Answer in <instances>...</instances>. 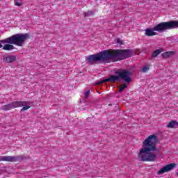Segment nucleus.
Returning a JSON list of instances; mask_svg holds the SVG:
<instances>
[{"instance_id":"obj_1","label":"nucleus","mask_w":178,"mask_h":178,"mask_svg":"<svg viewBox=\"0 0 178 178\" xmlns=\"http://www.w3.org/2000/svg\"><path fill=\"white\" fill-rule=\"evenodd\" d=\"M134 55H136V51L131 49H108L89 55L86 57V60L90 65H94V62L108 63L109 60L113 62L124 60V59H129Z\"/></svg>"},{"instance_id":"obj_2","label":"nucleus","mask_w":178,"mask_h":178,"mask_svg":"<svg viewBox=\"0 0 178 178\" xmlns=\"http://www.w3.org/2000/svg\"><path fill=\"white\" fill-rule=\"evenodd\" d=\"M158 143H159V139L156 135L149 136L143 143V148L139 152L138 159L142 162H154L156 154L153 152L156 151Z\"/></svg>"},{"instance_id":"obj_3","label":"nucleus","mask_w":178,"mask_h":178,"mask_svg":"<svg viewBox=\"0 0 178 178\" xmlns=\"http://www.w3.org/2000/svg\"><path fill=\"white\" fill-rule=\"evenodd\" d=\"M27 38H30L29 33H17L4 40H0V48L4 51H12L15 49V46L23 47Z\"/></svg>"},{"instance_id":"obj_4","label":"nucleus","mask_w":178,"mask_h":178,"mask_svg":"<svg viewBox=\"0 0 178 178\" xmlns=\"http://www.w3.org/2000/svg\"><path fill=\"white\" fill-rule=\"evenodd\" d=\"M115 74L108 78L101 80L95 83V86H101L104 83H118L124 81L127 84L131 83V72L129 70L118 69L115 71Z\"/></svg>"},{"instance_id":"obj_5","label":"nucleus","mask_w":178,"mask_h":178,"mask_svg":"<svg viewBox=\"0 0 178 178\" xmlns=\"http://www.w3.org/2000/svg\"><path fill=\"white\" fill-rule=\"evenodd\" d=\"M172 29H176L175 25V20H171L166 22H161L155 26L153 29H145V34L147 37H153V35H156V32L163 33L166 30H172Z\"/></svg>"},{"instance_id":"obj_6","label":"nucleus","mask_w":178,"mask_h":178,"mask_svg":"<svg viewBox=\"0 0 178 178\" xmlns=\"http://www.w3.org/2000/svg\"><path fill=\"white\" fill-rule=\"evenodd\" d=\"M24 105H27V102L15 101L3 106L1 109L2 111H10V109H15V108H20L22 106H24Z\"/></svg>"},{"instance_id":"obj_7","label":"nucleus","mask_w":178,"mask_h":178,"mask_svg":"<svg viewBox=\"0 0 178 178\" xmlns=\"http://www.w3.org/2000/svg\"><path fill=\"white\" fill-rule=\"evenodd\" d=\"M24 156H4L0 157V161L4 162H17V161H23Z\"/></svg>"},{"instance_id":"obj_8","label":"nucleus","mask_w":178,"mask_h":178,"mask_svg":"<svg viewBox=\"0 0 178 178\" xmlns=\"http://www.w3.org/2000/svg\"><path fill=\"white\" fill-rule=\"evenodd\" d=\"M175 168L176 163L168 164L159 170L157 175H163V173H166V172H170V170H173Z\"/></svg>"},{"instance_id":"obj_9","label":"nucleus","mask_w":178,"mask_h":178,"mask_svg":"<svg viewBox=\"0 0 178 178\" xmlns=\"http://www.w3.org/2000/svg\"><path fill=\"white\" fill-rule=\"evenodd\" d=\"M3 60H5V62L6 63H13V62H15L16 60V56L15 55H8L6 57H3Z\"/></svg>"},{"instance_id":"obj_10","label":"nucleus","mask_w":178,"mask_h":178,"mask_svg":"<svg viewBox=\"0 0 178 178\" xmlns=\"http://www.w3.org/2000/svg\"><path fill=\"white\" fill-rule=\"evenodd\" d=\"M175 55V51H166L161 54L163 59H168V58H170V56H173Z\"/></svg>"},{"instance_id":"obj_11","label":"nucleus","mask_w":178,"mask_h":178,"mask_svg":"<svg viewBox=\"0 0 178 178\" xmlns=\"http://www.w3.org/2000/svg\"><path fill=\"white\" fill-rule=\"evenodd\" d=\"M167 127L169 129H173L174 127H178V122L176 120H172L168 123Z\"/></svg>"},{"instance_id":"obj_12","label":"nucleus","mask_w":178,"mask_h":178,"mask_svg":"<svg viewBox=\"0 0 178 178\" xmlns=\"http://www.w3.org/2000/svg\"><path fill=\"white\" fill-rule=\"evenodd\" d=\"M163 51V49H156L154 51H153V53L152 54V58H156V56H158V55H159V54H161V52Z\"/></svg>"},{"instance_id":"obj_13","label":"nucleus","mask_w":178,"mask_h":178,"mask_svg":"<svg viewBox=\"0 0 178 178\" xmlns=\"http://www.w3.org/2000/svg\"><path fill=\"white\" fill-rule=\"evenodd\" d=\"M127 88V83L122 84L120 86V88L118 90L119 92H123V91H124V90H126Z\"/></svg>"},{"instance_id":"obj_14","label":"nucleus","mask_w":178,"mask_h":178,"mask_svg":"<svg viewBox=\"0 0 178 178\" xmlns=\"http://www.w3.org/2000/svg\"><path fill=\"white\" fill-rule=\"evenodd\" d=\"M95 13L94 11H88L86 13H84V17H87V16H92V15H95Z\"/></svg>"},{"instance_id":"obj_15","label":"nucleus","mask_w":178,"mask_h":178,"mask_svg":"<svg viewBox=\"0 0 178 178\" xmlns=\"http://www.w3.org/2000/svg\"><path fill=\"white\" fill-rule=\"evenodd\" d=\"M148 70H149V66H148V65H145L142 68V72H143V73L148 72Z\"/></svg>"},{"instance_id":"obj_16","label":"nucleus","mask_w":178,"mask_h":178,"mask_svg":"<svg viewBox=\"0 0 178 178\" xmlns=\"http://www.w3.org/2000/svg\"><path fill=\"white\" fill-rule=\"evenodd\" d=\"M24 106L21 110H20V112H24V111H27V109H30V106H27V105H24V106Z\"/></svg>"},{"instance_id":"obj_17","label":"nucleus","mask_w":178,"mask_h":178,"mask_svg":"<svg viewBox=\"0 0 178 178\" xmlns=\"http://www.w3.org/2000/svg\"><path fill=\"white\" fill-rule=\"evenodd\" d=\"M84 96H85L86 99H88V97H90V90L85 92Z\"/></svg>"},{"instance_id":"obj_18","label":"nucleus","mask_w":178,"mask_h":178,"mask_svg":"<svg viewBox=\"0 0 178 178\" xmlns=\"http://www.w3.org/2000/svg\"><path fill=\"white\" fill-rule=\"evenodd\" d=\"M117 43L120 44V45H123V41L120 40V38L117 39Z\"/></svg>"},{"instance_id":"obj_19","label":"nucleus","mask_w":178,"mask_h":178,"mask_svg":"<svg viewBox=\"0 0 178 178\" xmlns=\"http://www.w3.org/2000/svg\"><path fill=\"white\" fill-rule=\"evenodd\" d=\"M22 5H23L22 2H19L17 0L15 1V6H22Z\"/></svg>"},{"instance_id":"obj_20","label":"nucleus","mask_w":178,"mask_h":178,"mask_svg":"<svg viewBox=\"0 0 178 178\" xmlns=\"http://www.w3.org/2000/svg\"><path fill=\"white\" fill-rule=\"evenodd\" d=\"M175 29H178V21L174 20Z\"/></svg>"},{"instance_id":"obj_21","label":"nucleus","mask_w":178,"mask_h":178,"mask_svg":"<svg viewBox=\"0 0 178 178\" xmlns=\"http://www.w3.org/2000/svg\"><path fill=\"white\" fill-rule=\"evenodd\" d=\"M176 175L178 176V172H176Z\"/></svg>"},{"instance_id":"obj_22","label":"nucleus","mask_w":178,"mask_h":178,"mask_svg":"<svg viewBox=\"0 0 178 178\" xmlns=\"http://www.w3.org/2000/svg\"><path fill=\"white\" fill-rule=\"evenodd\" d=\"M112 106V104H109V106Z\"/></svg>"}]
</instances>
